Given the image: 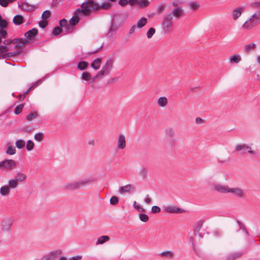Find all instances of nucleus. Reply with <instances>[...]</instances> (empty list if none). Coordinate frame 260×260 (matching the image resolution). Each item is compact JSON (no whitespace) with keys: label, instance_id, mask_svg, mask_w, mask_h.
Masks as SVG:
<instances>
[{"label":"nucleus","instance_id":"10","mask_svg":"<svg viewBox=\"0 0 260 260\" xmlns=\"http://www.w3.org/2000/svg\"><path fill=\"white\" fill-rule=\"evenodd\" d=\"M126 146V137L123 134L118 135L117 141V147L118 149H124Z\"/></svg>","mask_w":260,"mask_h":260},{"label":"nucleus","instance_id":"20","mask_svg":"<svg viewBox=\"0 0 260 260\" xmlns=\"http://www.w3.org/2000/svg\"><path fill=\"white\" fill-rule=\"evenodd\" d=\"M101 63H102V59L101 58H96L91 63V67L93 69H94L95 70H97L100 68V67L101 65Z\"/></svg>","mask_w":260,"mask_h":260},{"label":"nucleus","instance_id":"27","mask_svg":"<svg viewBox=\"0 0 260 260\" xmlns=\"http://www.w3.org/2000/svg\"><path fill=\"white\" fill-rule=\"evenodd\" d=\"M13 22L16 25L21 24L23 22V17L20 15H16L13 18Z\"/></svg>","mask_w":260,"mask_h":260},{"label":"nucleus","instance_id":"56","mask_svg":"<svg viewBox=\"0 0 260 260\" xmlns=\"http://www.w3.org/2000/svg\"><path fill=\"white\" fill-rule=\"evenodd\" d=\"M17 43H18V45L19 46H22L24 44L28 43V40H27L26 39H20L18 40Z\"/></svg>","mask_w":260,"mask_h":260},{"label":"nucleus","instance_id":"26","mask_svg":"<svg viewBox=\"0 0 260 260\" xmlns=\"http://www.w3.org/2000/svg\"><path fill=\"white\" fill-rule=\"evenodd\" d=\"M7 149L6 153L9 155H14L16 153V148L14 146L11 145L10 143H8L7 146Z\"/></svg>","mask_w":260,"mask_h":260},{"label":"nucleus","instance_id":"59","mask_svg":"<svg viewBox=\"0 0 260 260\" xmlns=\"http://www.w3.org/2000/svg\"><path fill=\"white\" fill-rule=\"evenodd\" d=\"M75 183H76V186H77V188L78 189H79L82 187L84 186L81 180H79V181H75Z\"/></svg>","mask_w":260,"mask_h":260},{"label":"nucleus","instance_id":"5","mask_svg":"<svg viewBox=\"0 0 260 260\" xmlns=\"http://www.w3.org/2000/svg\"><path fill=\"white\" fill-rule=\"evenodd\" d=\"M14 219L11 217L4 218L1 223V230L4 232H10L14 223Z\"/></svg>","mask_w":260,"mask_h":260},{"label":"nucleus","instance_id":"3","mask_svg":"<svg viewBox=\"0 0 260 260\" xmlns=\"http://www.w3.org/2000/svg\"><path fill=\"white\" fill-rule=\"evenodd\" d=\"M113 66V60L110 59H108L105 64L102 68L101 70L94 77H93V81H95L97 79H101L104 76L108 75L112 70Z\"/></svg>","mask_w":260,"mask_h":260},{"label":"nucleus","instance_id":"48","mask_svg":"<svg viewBox=\"0 0 260 260\" xmlns=\"http://www.w3.org/2000/svg\"><path fill=\"white\" fill-rule=\"evenodd\" d=\"M149 4V2L148 0H141L139 2V5L140 7H146Z\"/></svg>","mask_w":260,"mask_h":260},{"label":"nucleus","instance_id":"18","mask_svg":"<svg viewBox=\"0 0 260 260\" xmlns=\"http://www.w3.org/2000/svg\"><path fill=\"white\" fill-rule=\"evenodd\" d=\"M241 60L242 58L241 55L239 54L231 55L229 58V62L235 63H239Z\"/></svg>","mask_w":260,"mask_h":260},{"label":"nucleus","instance_id":"35","mask_svg":"<svg viewBox=\"0 0 260 260\" xmlns=\"http://www.w3.org/2000/svg\"><path fill=\"white\" fill-rule=\"evenodd\" d=\"M8 48L6 46H0V54H2L4 57H7V52Z\"/></svg>","mask_w":260,"mask_h":260},{"label":"nucleus","instance_id":"52","mask_svg":"<svg viewBox=\"0 0 260 260\" xmlns=\"http://www.w3.org/2000/svg\"><path fill=\"white\" fill-rule=\"evenodd\" d=\"M23 106L22 105H19L17 106L14 111V112L16 114H19L22 110Z\"/></svg>","mask_w":260,"mask_h":260},{"label":"nucleus","instance_id":"62","mask_svg":"<svg viewBox=\"0 0 260 260\" xmlns=\"http://www.w3.org/2000/svg\"><path fill=\"white\" fill-rule=\"evenodd\" d=\"M59 24L61 27H64L68 25V22L66 19H62L59 21Z\"/></svg>","mask_w":260,"mask_h":260},{"label":"nucleus","instance_id":"64","mask_svg":"<svg viewBox=\"0 0 260 260\" xmlns=\"http://www.w3.org/2000/svg\"><path fill=\"white\" fill-rule=\"evenodd\" d=\"M82 256L76 255L70 258L69 260H81Z\"/></svg>","mask_w":260,"mask_h":260},{"label":"nucleus","instance_id":"38","mask_svg":"<svg viewBox=\"0 0 260 260\" xmlns=\"http://www.w3.org/2000/svg\"><path fill=\"white\" fill-rule=\"evenodd\" d=\"M34 146V143L31 140H28L26 144V149L29 151H31L33 149Z\"/></svg>","mask_w":260,"mask_h":260},{"label":"nucleus","instance_id":"6","mask_svg":"<svg viewBox=\"0 0 260 260\" xmlns=\"http://www.w3.org/2000/svg\"><path fill=\"white\" fill-rule=\"evenodd\" d=\"M16 166V163L13 159H5L0 162V168L5 169L11 170Z\"/></svg>","mask_w":260,"mask_h":260},{"label":"nucleus","instance_id":"31","mask_svg":"<svg viewBox=\"0 0 260 260\" xmlns=\"http://www.w3.org/2000/svg\"><path fill=\"white\" fill-rule=\"evenodd\" d=\"M137 2V0H120L119 2V5H120L122 6H125L128 4V3H129L131 5H133L134 4H136Z\"/></svg>","mask_w":260,"mask_h":260},{"label":"nucleus","instance_id":"2","mask_svg":"<svg viewBox=\"0 0 260 260\" xmlns=\"http://www.w3.org/2000/svg\"><path fill=\"white\" fill-rule=\"evenodd\" d=\"M99 9V5L95 3L92 0L83 3L81 7L77 9L79 12H82L85 15H88L93 10H98Z\"/></svg>","mask_w":260,"mask_h":260},{"label":"nucleus","instance_id":"19","mask_svg":"<svg viewBox=\"0 0 260 260\" xmlns=\"http://www.w3.org/2000/svg\"><path fill=\"white\" fill-rule=\"evenodd\" d=\"M11 189L7 185L2 186L0 188V194L2 196L6 197L9 195Z\"/></svg>","mask_w":260,"mask_h":260},{"label":"nucleus","instance_id":"47","mask_svg":"<svg viewBox=\"0 0 260 260\" xmlns=\"http://www.w3.org/2000/svg\"><path fill=\"white\" fill-rule=\"evenodd\" d=\"M79 22V19L77 17H72L70 20V24L71 25H75Z\"/></svg>","mask_w":260,"mask_h":260},{"label":"nucleus","instance_id":"37","mask_svg":"<svg viewBox=\"0 0 260 260\" xmlns=\"http://www.w3.org/2000/svg\"><path fill=\"white\" fill-rule=\"evenodd\" d=\"M139 217L141 221L144 222H146L149 219L148 216L147 214L144 213L139 214Z\"/></svg>","mask_w":260,"mask_h":260},{"label":"nucleus","instance_id":"46","mask_svg":"<svg viewBox=\"0 0 260 260\" xmlns=\"http://www.w3.org/2000/svg\"><path fill=\"white\" fill-rule=\"evenodd\" d=\"M61 30L62 29L60 27L56 26L53 29L52 34L55 36L58 35L61 32Z\"/></svg>","mask_w":260,"mask_h":260},{"label":"nucleus","instance_id":"60","mask_svg":"<svg viewBox=\"0 0 260 260\" xmlns=\"http://www.w3.org/2000/svg\"><path fill=\"white\" fill-rule=\"evenodd\" d=\"M7 32L6 30L3 29H0V38H6L7 37Z\"/></svg>","mask_w":260,"mask_h":260},{"label":"nucleus","instance_id":"8","mask_svg":"<svg viewBox=\"0 0 260 260\" xmlns=\"http://www.w3.org/2000/svg\"><path fill=\"white\" fill-rule=\"evenodd\" d=\"M164 211L170 213H182L185 211L184 210L174 205L165 206Z\"/></svg>","mask_w":260,"mask_h":260},{"label":"nucleus","instance_id":"54","mask_svg":"<svg viewBox=\"0 0 260 260\" xmlns=\"http://www.w3.org/2000/svg\"><path fill=\"white\" fill-rule=\"evenodd\" d=\"M160 254L168 257H172L173 256V252L171 251H166L161 252Z\"/></svg>","mask_w":260,"mask_h":260},{"label":"nucleus","instance_id":"33","mask_svg":"<svg viewBox=\"0 0 260 260\" xmlns=\"http://www.w3.org/2000/svg\"><path fill=\"white\" fill-rule=\"evenodd\" d=\"M88 62L82 61H80L78 64V68L80 70H85L88 67Z\"/></svg>","mask_w":260,"mask_h":260},{"label":"nucleus","instance_id":"58","mask_svg":"<svg viewBox=\"0 0 260 260\" xmlns=\"http://www.w3.org/2000/svg\"><path fill=\"white\" fill-rule=\"evenodd\" d=\"M189 6L190 8L193 10H196L199 8V5L196 3H190Z\"/></svg>","mask_w":260,"mask_h":260},{"label":"nucleus","instance_id":"63","mask_svg":"<svg viewBox=\"0 0 260 260\" xmlns=\"http://www.w3.org/2000/svg\"><path fill=\"white\" fill-rule=\"evenodd\" d=\"M152 202V200L149 198V195H147L146 197L144 199V202L147 204H150Z\"/></svg>","mask_w":260,"mask_h":260},{"label":"nucleus","instance_id":"53","mask_svg":"<svg viewBox=\"0 0 260 260\" xmlns=\"http://www.w3.org/2000/svg\"><path fill=\"white\" fill-rule=\"evenodd\" d=\"M8 23L5 19H1L0 20V29H3L7 26Z\"/></svg>","mask_w":260,"mask_h":260},{"label":"nucleus","instance_id":"12","mask_svg":"<svg viewBox=\"0 0 260 260\" xmlns=\"http://www.w3.org/2000/svg\"><path fill=\"white\" fill-rule=\"evenodd\" d=\"M213 189L219 193H228L229 192V186L220 184L214 185Z\"/></svg>","mask_w":260,"mask_h":260},{"label":"nucleus","instance_id":"28","mask_svg":"<svg viewBox=\"0 0 260 260\" xmlns=\"http://www.w3.org/2000/svg\"><path fill=\"white\" fill-rule=\"evenodd\" d=\"M147 22V19L142 17L137 22L136 26L137 28H141L146 25Z\"/></svg>","mask_w":260,"mask_h":260},{"label":"nucleus","instance_id":"22","mask_svg":"<svg viewBox=\"0 0 260 260\" xmlns=\"http://www.w3.org/2000/svg\"><path fill=\"white\" fill-rule=\"evenodd\" d=\"M157 104L160 107H165L168 104V99L166 97L161 96L158 98Z\"/></svg>","mask_w":260,"mask_h":260},{"label":"nucleus","instance_id":"57","mask_svg":"<svg viewBox=\"0 0 260 260\" xmlns=\"http://www.w3.org/2000/svg\"><path fill=\"white\" fill-rule=\"evenodd\" d=\"M39 26L42 28H45L48 24V22L46 20H43L39 22Z\"/></svg>","mask_w":260,"mask_h":260},{"label":"nucleus","instance_id":"42","mask_svg":"<svg viewBox=\"0 0 260 260\" xmlns=\"http://www.w3.org/2000/svg\"><path fill=\"white\" fill-rule=\"evenodd\" d=\"M133 206L134 208L139 211H145V209L143 207H141V206L138 203H137L136 201L134 202Z\"/></svg>","mask_w":260,"mask_h":260},{"label":"nucleus","instance_id":"32","mask_svg":"<svg viewBox=\"0 0 260 260\" xmlns=\"http://www.w3.org/2000/svg\"><path fill=\"white\" fill-rule=\"evenodd\" d=\"M15 145L18 149H22L25 146V142L22 139H18L15 142Z\"/></svg>","mask_w":260,"mask_h":260},{"label":"nucleus","instance_id":"39","mask_svg":"<svg viewBox=\"0 0 260 260\" xmlns=\"http://www.w3.org/2000/svg\"><path fill=\"white\" fill-rule=\"evenodd\" d=\"M38 116V114L36 112L29 113L26 119L28 121H31Z\"/></svg>","mask_w":260,"mask_h":260},{"label":"nucleus","instance_id":"55","mask_svg":"<svg viewBox=\"0 0 260 260\" xmlns=\"http://www.w3.org/2000/svg\"><path fill=\"white\" fill-rule=\"evenodd\" d=\"M160 208L157 206H153L151 208V212L153 213H157L160 212Z\"/></svg>","mask_w":260,"mask_h":260},{"label":"nucleus","instance_id":"51","mask_svg":"<svg viewBox=\"0 0 260 260\" xmlns=\"http://www.w3.org/2000/svg\"><path fill=\"white\" fill-rule=\"evenodd\" d=\"M166 134L169 136H171V137H173L175 135V132H174V131L173 128H167L166 130Z\"/></svg>","mask_w":260,"mask_h":260},{"label":"nucleus","instance_id":"24","mask_svg":"<svg viewBox=\"0 0 260 260\" xmlns=\"http://www.w3.org/2000/svg\"><path fill=\"white\" fill-rule=\"evenodd\" d=\"M81 78L86 81H90L91 80H92V83L95 81H93V78L91 77L90 74L87 72H84L82 73Z\"/></svg>","mask_w":260,"mask_h":260},{"label":"nucleus","instance_id":"21","mask_svg":"<svg viewBox=\"0 0 260 260\" xmlns=\"http://www.w3.org/2000/svg\"><path fill=\"white\" fill-rule=\"evenodd\" d=\"M10 189H15L17 188L18 186V182L16 180V179L13 178H11L8 181V185H7Z\"/></svg>","mask_w":260,"mask_h":260},{"label":"nucleus","instance_id":"15","mask_svg":"<svg viewBox=\"0 0 260 260\" xmlns=\"http://www.w3.org/2000/svg\"><path fill=\"white\" fill-rule=\"evenodd\" d=\"M62 251L61 249H57L50 251L47 254L48 255L50 260H55V258L62 253Z\"/></svg>","mask_w":260,"mask_h":260},{"label":"nucleus","instance_id":"25","mask_svg":"<svg viewBox=\"0 0 260 260\" xmlns=\"http://www.w3.org/2000/svg\"><path fill=\"white\" fill-rule=\"evenodd\" d=\"M173 16L179 18L183 14V10L181 8L174 9L172 11Z\"/></svg>","mask_w":260,"mask_h":260},{"label":"nucleus","instance_id":"43","mask_svg":"<svg viewBox=\"0 0 260 260\" xmlns=\"http://www.w3.org/2000/svg\"><path fill=\"white\" fill-rule=\"evenodd\" d=\"M111 7V4L108 2H106L99 5V9L101 8L104 10L109 9Z\"/></svg>","mask_w":260,"mask_h":260},{"label":"nucleus","instance_id":"41","mask_svg":"<svg viewBox=\"0 0 260 260\" xmlns=\"http://www.w3.org/2000/svg\"><path fill=\"white\" fill-rule=\"evenodd\" d=\"M51 15V12L49 10H46L45 11L42 15V18L43 20H46V19H48Z\"/></svg>","mask_w":260,"mask_h":260},{"label":"nucleus","instance_id":"36","mask_svg":"<svg viewBox=\"0 0 260 260\" xmlns=\"http://www.w3.org/2000/svg\"><path fill=\"white\" fill-rule=\"evenodd\" d=\"M44 137V134L42 133H37L35 135L34 138L38 142H41L42 141Z\"/></svg>","mask_w":260,"mask_h":260},{"label":"nucleus","instance_id":"45","mask_svg":"<svg viewBox=\"0 0 260 260\" xmlns=\"http://www.w3.org/2000/svg\"><path fill=\"white\" fill-rule=\"evenodd\" d=\"M110 203L111 205H116L118 203V198L116 196H113L110 200Z\"/></svg>","mask_w":260,"mask_h":260},{"label":"nucleus","instance_id":"7","mask_svg":"<svg viewBox=\"0 0 260 260\" xmlns=\"http://www.w3.org/2000/svg\"><path fill=\"white\" fill-rule=\"evenodd\" d=\"M228 193H231L233 196L239 198H243L245 197V192L244 190L238 187H231L229 186Z\"/></svg>","mask_w":260,"mask_h":260},{"label":"nucleus","instance_id":"1","mask_svg":"<svg viewBox=\"0 0 260 260\" xmlns=\"http://www.w3.org/2000/svg\"><path fill=\"white\" fill-rule=\"evenodd\" d=\"M253 6L259 10L250 15L241 24L240 28L242 30H251L260 24V1L254 2Z\"/></svg>","mask_w":260,"mask_h":260},{"label":"nucleus","instance_id":"50","mask_svg":"<svg viewBox=\"0 0 260 260\" xmlns=\"http://www.w3.org/2000/svg\"><path fill=\"white\" fill-rule=\"evenodd\" d=\"M10 3H12L11 0H0V5L3 7H7Z\"/></svg>","mask_w":260,"mask_h":260},{"label":"nucleus","instance_id":"13","mask_svg":"<svg viewBox=\"0 0 260 260\" xmlns=\"http://www.w3.org/2000/svg\"><path fill=\"white\" fill-rule=\"evenodd\" d=\"M37 34V29L34 28L26 32L24 34V36L27 39L30 41L35 38Z\"/></svg>","mask_w":260,"mask_h":260},{"label":"nucleus","instance_id":"17","mask_svg":"<svg viewBox=\"0 0 260 260\" xmlns=\"http://www.w3.org/2000/svg\"><path fill=\"white\" fill-rule=\"evenodd\" d=\"M14 178L19 182H22L24 181L27 178V175L22 172H17Z\"/></svg>","mask_w":260,"mask_h":260},{"label":"nucleus","instance_id":"40","mask_svg":"<svg viewBox=\"0 0 260 260\" xmlns=\"http://www.w3.org/2000/svg\"><path fill=\"white\" fill-rule=\"evenodd\" d=\"M84 186L90 184L93 181V179L91 178H85L81 180Z\"/></svg>","mask_w":260,"mask_h":260},{"label":"nucleus","instance_id":"49","mask_svg":"<svg viewBox=\"0 0 260 260\" xmlns=\"http://www.w3.org/2000/svg\"><path fill=\"white\" fill-rule=\"evenodd\" d=\"M246 150H247V152L249 154L254 155L256 154V152L252 150V148L247 144L246 147Z\"/></svg>","mask_w":260,"mask_h":260},{"label":"nucleus","instance_id":"30","mask_svg":"<svg viewBox=\"0 0 260 260\" xmlns=\"http://www.w3.org/2000/svg\"><path fill=\"white\" fill-rule=\"evenodd\" d=\"M246 144H239L237 145L235 149L237 152H241L246 150Z\"/></svg>","mask_w":260,"mask_h":260},{"label":"nucleus","instance_id":"29","mask_svg":"<svg viewBox=\"0 0 260 260\" xmlns=\"http://www.w3.org/2000/svg\"><path fill=\"white\" fill-rule=\"evenodd\" d=\"M110 240V238L108 236H102L98 238L96 244H103L104 243L108 242Z\"/></svg>","mask_w":260,"mask_h":260},{"label":"nucleus","instance_id":"14","mask_svg":"<svg viewBox=\"0 0 260 260\" xmlns=\"http://www.w3.org/2000/svg\"><path fill=\"white\" fill-rule=\"evenodd\" d=\"M62 187L66 190H70L74 191L78 190L75 181L67 182L63 185Z\"/></svg>","mask_w":260,"mask_h":260},{"label":"nucleus","instance_id":"34","mask_svg":"<svg viewBox=\"0 0 260 260\" xmlns=\"http://www.w3.org/2000/svg\"><path fill=\"white\" fill-rule=\"evenodd\" d=\"M241 255L242 253L240 252L232 254L227 257L226 260H235L237 258L240 257L241 256Z\"/></svg>","mask_w":260,"mask_h":260},{"label":"nucleus","instance_id":"44","mask_svg":"<svg viewBox=\"0 0 260 260\" xmlns=\"http://www.w3.org/2000/svg\"><path fill=\"white\" fill-rule=\"evenodd\" d=\"M155 32V29L154 28H150L147 32V37L148 39L152 38L153 35Z\"/></svg>","mask_w":260,"mask_h":260},{"label":"nucleus","instance_id":"11","mask_svg":"<svg viewBox=\"0 0 260 260\" xmlns=\"http://www.w3.org/2000/svg\"><path fill=\"white\" fill-rule=\"evenodd\" d=\"M244 9L242 7H238L234 9L232 12V18L234 21L237 20L242 15Z\"/></svg>","mask_w":260,"mask_h":260},{"label":"nucleus","instance_id":"16","mask_svg":"<svg viewBox=\"0 0 260 260\" xmlns=\"http://www.w3.org/2000/svg\"><path fill=\"white\" fill-rule=\"evenodd\" d=\"M134 188L131 184H127L126 185L120 187L118 189V192L120 194L128 192L133 190Z\"/></svg>","mask_w":260,"mask_h":260},{"label":"nucleus","instance_id":"23","mask_svg":"<svg viewBox=\"0 0 260 260\" xmlns=\"http://www.w3.org/2000/svg\"><path fill=\"white\" fill-rule=\"evenodd\" d=\"M244 48L245 52H249L255 50L256 48V45L254 43L246 44L244 46Z\"/></svg>","mask_w":260,"mask_h":260},{"label":"nucleus","instance_id":"9","mask_svg":"<svg viewBox=\"0 0 260 260\" xmlns=\"http://www.w3.org/2000/svg\"><path fill=\"white\" fill-rule=\"evenodd\" d=\"M233 234L237 238L245 237L248 234L245 228L239 226L233 230Z\"/></svg>","mask_w":260,"mask_h":260},{"label":"nucleus","instance_id":"61","mask_svg":"<svg viewBox=\"0 0 260 260\" xmlns=\"http://www.w3.org/2000/svg\"><path fill=\"white\" fill-rule=\"evenodd\" d=\"M196 123L199 124L204 123L205 120L200 117H197L195 119Z\"/></svg>","mask_w":260,"mask_h":260},{"label":"nucleus","instance_id":"4","mask_svg":"<svg viewBox=\"0 0 260 260\" xmlns=\"http://www.w3.org/2000/svg\"><path fill=\"white\" fill-rule=\"evenodd\" d=\"M173 23V18L171 13H168L164 16L161 23L163 30L165 32H170Z\"/></svg>","mask_w":260,"mask_h":260}]
</instances>
